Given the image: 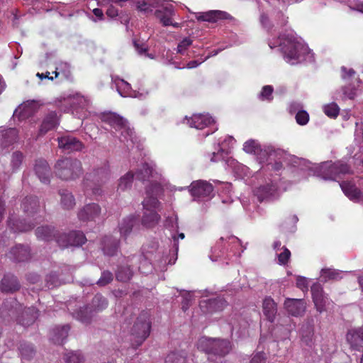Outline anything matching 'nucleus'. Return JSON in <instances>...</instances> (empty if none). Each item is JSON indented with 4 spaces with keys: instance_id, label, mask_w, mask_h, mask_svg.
<instances>
[{
    "instance_id": "f257e3e1",
    "label": "nucleus",
    "mask_w": 363,
    "mask_h": 363,
    "mask_svg": "<svg viewBox=\"0 0 363 363\" xmlns=\"http://www.w3.org/2000/svg\"><path fill=\"white\" fill-rule=\"evenodd\" d=\"M56 175L62 180L71 181L80 177L83 174L82 162L72 157H64L57 161L55 165Z\"/></svg>"
},
{
    "instance_id": "f03ea898",
    "label": "nucleus",
    "mask_w": 363,
    "mask_h": 363,
    "mask_svg": "<svg viewBox=\"0 0 363 363\" xmlns=\"http://www.w3.org/2000/svg\"><path fill=\"white\" fill-rule=\"evenodd\" d=\"M346 174H352V171L346 163L341 161L324 162L317 170L318 176L325 180H336Z\"/></svg>"
},
{
    "instance_id": "7ed1b4c3",
    "label": "nucleus",
    "mask_w": 363,
    "mask_h": 363,
    "mask_svg": "<svg viewBox=\"0 0 363 363\" xmlns=\"http://www.w3.org/2000/svg\"><path fill=\"white\" fill-rule=\"evenodd\" d=\"M150 329L151 322L148 313H142L131 329V340L136 347L141 345L146 340L150 335Z\"/></svg>"
},
{
    "instance_id": "20e7f679",
    "label": "nucleus",
    "mask_w": 363,
    "mask_h": 363,
    "mask_svg": "<svg viewBox=\"0 0 363 363\" xmlns=\"http://www.w3.org/2000/svg\"><path fill=\"white\" fill-rule=\"evenodd\" d=\"M285 60L294 65L306 52L305 46L294 37L288 35L281 43Z\"/></svg>"
},
{
    "instance_id": "39448f33",
    "label": "nucleus",
    "mask_w": 363,
    "mask_h": 363,
    "mask_svg": "<svg viewBox=\"0 0 363 363\" xmlns=\"http://www.w3.org/2000/svg\"><path fill=\"white\" fill-rule=\"evenodd\" d=\"M103 121L116 130L121 131L125 139L129 138L133 142L134 131L129 127L126 119L116 113L110 112L104 113Z\"/></svg>"
},
{
    "instance_id": "423d86ee",
    "label": "nucleus",
    "mask_w": 363,
    "mask_h": 363,
    "mask_svg": "<svg viewBox=\"0 0 363 363\" xmlns=\"http://www.w3.org/2000/svg\"><path fill=\"white\" fill-rule=\"evenodd\" d=\"M243 150L250 154H253L257 156V158L261 162L267 160V157L273 155H278L281 152L280 150H276L271 147L266 149H262L260 144L255 140L250 139L246 141L243 145Z\"/></svg>"
},
{
    "instance_id": "0eeeda50",
    "label": "nucleus",
    "mask_w": 363,
    "mask_h": 363,
    "mask_svg": "<svg viewBox=\"0 0 363 363\" xmlns=\"http://www.w3.org/2000/svg\"><path fill=\"white\" fill-rule=\"evenodd\" d=\"M162 187L157 182H151L146 186V198L143 201V207L147 209L155 208H159L161 206L157 196L162 194Z\"/></svg>"
},
{
    "instance_id": "6e6552de",
    "label": "nucleus",
    "mask_w": 363,
    "mask_h": 363,
    "mask_svg": "<svg viewBox=\"0 0 363 363\" xmlns=\"http://www.w3.org/2000/svg\"><path fill=\"white\" fill-rule=\"evenodd\" d=\"M56 241L60 247L64 248L69 246H82L86 242V238L82 231L72 230L67 234L60 235Z\"/></svg>"
},
{
    "instance_id": "1a4fd4ad",
    "label": "nucleus",
    "mask_w": 363,
    "mask_h": 363,
    "mask_svg": "<svg viewBox=\"0 0 363 363\" xmlns=\"http://www.w3.org/2000/svg\"><path fill=\"white\" fill-rule=\"evenodd\" d=\"M311 291L316 310L319 313H323L326 310V305L329 303L328 295L324 293L323 289L319 283L313 284Z\"/></svg>"
},
{
    "instance_id": "9d476101",
    "label": "nucleus",
    "mask_w": 363,
    "mask_h": 363,
    "mask_svg": "<svg viewBox=\"0 0 363 363\" xmlns=\"http://www.w3.org/2000/svg\"><path fill=\"white\" fill-rule=\"evenodd\" d=\"M213 187L212 184L203 180L194 182L190 186V192L194 199L209 196L213 192Z\"/></svg>"
},
{
    "instance_id": "9b49d317",
    "label": "nucleus",
    "mask_w": 363,
    "mask_h": 363,
    "mask_svg": "<svg viewBox=\"0 0 363 363\" xmlns=\"http://www.w3.org/2000/svg\"><path fill=\"white\" fill-rule=\"evenodd\" d=\"M284 306L288 313L295 317L303 315L306 310V302L303 298H287Z\"/></svg>"
},
{
    "instance_id": "f8f14e48",
    "label": "nucleus",
    "mask_w": 363,
    "mask_h": 363,
    "mask_svg": "<svg viewBox=\"0 0 363 363\" xmlns=\"http://www.w3.org/2000/svg\"><path fill=\"white\" fill-rule=\"evenodd\" d=\"M58 147L65 152L80 151L84 148L83 143L71 135H65L57 138Z\"/></svg>"
},
{
    "instance_id": "ddd939ff",
    "label": "nucleus",
    "mask_w": 363,
    "mask_h": 363,
    "mask_svg": "<svg viewBox=\"0 0 363 363\" xmlns=\"http://www.w3.org/2000/svg\"><path fill=\"white\" fill-rule=\"evenodd\" d=\"M155 14L164 26H172L174 28L179 26L178 23H173L172 21V17L174 15L172 5H163L161 9L156 10Z\"/></svg>"
},
{
    "instance_id": "4468645a",
    "label": "nucleus",
    "mask_w": 363,
    "mask_h": 363,
    "mask_svg": "<svg viewBox=\"0 0 363 363\" xmlns=\"http://www.w3.org/2000/svg\"><path fill=\"white\" fill-rule=\"evenodd\" d=\"M101 208L97 203H89L82 208L78 213V218L82 221L92 220L99 216Z\"/></svg>"
},
{
    "instance_id": "2eb2a0df",
    "label": "nucleus",
    "mask_w": 363,
    "mask_h": 363,
    "mask_svg": "<svg viewBox=\"0 0 363 363\" xmlns=\"http://www.w3.org/2000/svg\"><path fill=\"white\" fill-rule=\"evenodd\" d=\"M18 140V131L10 128L0 130V147L6 148L16 143Z\"/></svg>"
},
{
    "instance_id": "dca6fc26",
    "label": "nucleus",
    "mask_w": 363,
    "mask_h": 363,
    "mask_svg": "<svg viewBox=\"0 0 363 363\" xmlns=\"http://www.w3.org/2000/svg\"><path fill=\"white\" fill-rule=\"evenodd\" d=\"M346 339L352 349L360 350L363 347V329L350 330L347 333Z\"/></svg>"
},
{
    "instance_id": "f3484780",
    "label": "nucleus",
    "mask_w": 363,
    "mask_h": 363,
    "mask_svg": "<svg viewBox=\"0 0 363 363\" xmlns=\"http://www.w3.org/2000/svg\"><path fill=\"white\" fill-rule=\"evenodd\" d=\"M226 305V301L220 297L203 300L200 302V306L204 312L213 313L223 310Z\"/></svg>"
},
{
    "instance_id": "a211bd4d",
    "label": "nucleus",
    "mask_w": 363,
    "mask_h": 363,
    "mask_svg": "<svg viewBox=\"0 0 363 363\" xmlns=\"http://www.w3.org/2000/svg\"><path fill=\"white\" fill-rule=\"evenodd\" d=\"M230 16L222 11L213 10L208 12L199 13L196 16V19L201 21H207L210 23H216L218 20L228 19Z\"/></svg>"
},
{
    "instance_id": "6ab92c4d",
    "label": "nucleus",
    "mask_w": 363,
    "mask_h": 363,
    "mask_svg": "<svg viewBox=\"0 0 363 363\" xmlns=\"http://www.w3.org/2000/svg\"><path fill=\"white\" fill-rule=\"evenodd\" d=\"M109 179V169L106 167H101L94 169L87 175V181L91 183L105 184Z\"/></svg>"
},
{
    "instance_id": "aec40b11",
    "label": "nucleus",
    "mask_w": 363,
    "mask_h": 363,
    "mask_svg": "<svg viewBox=\"0 0 363 363\" xmlns=\"http://www.w3.org/2000/svg\"><path fill=\"white\" fill-rule=\"evenodd\" d=\"M20 289L17 278L13 275H5L0 283V290L4 293H13Z\"/></svg>"
},
{
    "instance_id": "412c9836",
    "label": "nucleus",
    "mask_w": 363,
    "mask_h": 363,
    "mask_svg": "<svg viewBox=\"0 0 363 363\" xmlns=\"http://www.w3.org/2000/svg\"><path fill=\"white\" fill-rule=\"evenodd\" d=\"M35 172L39 179L45 184L50 182V168L45 160H37L35 164Z\"/></svg>"
},
{
    "instance_id": "4be33fe9",
    "label": "nucleus",
    "mask_w": 363,
    "mask_h": 363,
    "mask_svg": "<svg viewBox=\"0 0 363 363\" xmlns=\"http://www.w3.org/2000/svg\"><path fill=\"white\" fill-rule=\"evenodd\" d=\"M59 124V118L55 111H50L44 118L40 128V134L44 135L54 129Z\"/></svg>"
},
{
    "instance_id": "5701e85b",
    "label": "nucleus",
    "mask_w": 363,
    "mask_h": 363,
    "mask_svg": "<svg viewBox=\"0 0 363 363\" xmlns=\"http://www.w3.org/2000/svg\"><path fill=\"white\" fill-rule=\"evenodd\" d=\"M38 317V311L35 307L25 308L18 319L19 324L24 327L32 325Z\"/></svg>"
},
{
    "instance_id": "b1692460",
    "label": "nucleus",
    "mask_w": 363,
    "mask_h": 363,
    "mask_svg": "<svg viewBox=\"0 0 363 363\" xmlns=\"http://www.w3.org/2000/svg\"><path fill=\"white\" fill-rule=\"evenodd\" d=\"M102 245V250L106 255L114 256L118 250L119 241L112 236H106L103 239Z\"/></svg>"
},
{
    "instance_id": "393cba45",
    "label": "nucleus",
    "mask_w": 363,
    "mask_h": 363,
    "mask_svg": "<svg viewBox=\"0 0 363 363\" xmlns=\"http://www.w3.org/2000/svg\"><path fill=\"white\" fill-rule=\"evenodd\" d=\"M213 122L209 115L196 114L188 120L189 125L196 129H203Z\"/></svg>"
},
{
    "instance_id": "a878e982",
    "label": "nucleus",
    "mask_w": 363,
    "mask_h": 363,
    "mask_svg": "<svg viewBox=\"0 0 363 363\" xmlns=\"http://www.w3.org/2000/svg\"><path fill=\"white\" fill-rule=\"evenodd\" d=\"M11 258L16 262L28 261L30 258V250L23 245H16L10 251Z\"/></svg>"
},
{
    "instance_id": "bb28decb",
    "label": "nucleus",
    "mask_w": 363,
    "mask_h": 363,
    "mask_svg": "<svg viewBox=\"0 0 363 363\" xmlns=\"http://www.w3.org/2000/svg\"><path fill=\"white\" fill-rule=\"evenodd\" d=\"M69 325L55 327L51 333V340L55 344L62 345L68 335Z\"/></svg>"
},
{
    "instance_id": "cd10ccee",
    "label": "nucleus",
    "mask_w": 363,
    "mask_h": 363,
    "mask_svg": "<svg viewBox=\"0 0 363 363\" xmlns=\"http://www.w3.org/2000/svg\"><path fill=\"white\" fill-rule=\"evenodd\" d=\"M231 350V343L225 339L217 338L216 344L213 346L211 354L224 357Z\"/></svg>"
},
{
    "instance_id": "c85d7f7f",
    "label": "nucleus",
    "mask_w": 363,
    "mask_h": 363,
    "mask_svg": "<svg viewBox=\"0 0 363 363\" xmlns=\"http://www.w3.org/2000/svg\"><path fill=\"white\" fill-rule=\"evenodd\" d=\"M262 308L263 313L267 319L272 323L275 319L277 312L276 303L272 298L267 297L263 301Z\"/></svg>"
},
{
    "instance_id": "c756f323",
    "label": "nucleus",
    "mask_w": 363,
    "mask_h": 363,
    "mask_svg": "<svg viewBox=\"0 0 363 363\" xmlns=\"http://www.w3.org/2000/svg\"><path fill=\"white\" fill-rule=\"evenodd\" d=\"M145 209L144 215L142 219V224L143 225H155L158 224V222L160 219V216L157 213V211L160 210V207L159 208H151L147 209L143 207Z\"/></svg>"
},
{
    "instance_id": "7c9ffc66",
    "label": "nucleus",
    "mask_w": 363,
    "mask_h": 363,
    "mask_svg": "<svg viewBox=\"0 0 363 363\" xmlns=\"http://www.w3.org/2000/svg\"><path fill=\"white\" fill-rule=\"evenodd\" d=\"M22 208L28 216H33L40 210L38 199L35 196L25 198L22 203Z\"/></svg>"
},
{
    "instance_id": "2f4dec72",
    "label": "nucleus",
    "mask_w": 363,
    "mask_h": 363,
    "mask_svg": "<svg viewBox=\"0 0 363 363\" xmlns=\"http://www.w3.org/2000/svg\"><path fill=\"white\" fill-rule=\"evenodd\" d=\"M340 186L344 194L351 200L357 201L361 196V191L356 186L348 182H342Z\"/></svg>"
},
{
    "instance_id": "473e14b6",
    "label": "nucleus",
    "mask_w": 363,
    "mask_h": 363,
    "mask_svg": "<svg viewBox=\"0 0 363 363\" xmlns=\"http://www.w3.org/2000/svg\"><path fill=\"white\" fill-rule=\"evenodd\" d=\"M216 340L217 338L201 337L198 340L196 347L199 350L204 352L208 354H211Z\"/></svg>"
},
{
    "instance_id": "72a5a7b5",
    "label": "nucleus",
    "mask_w": 363,
    "mask_h": 363,
    "mask_svg": "<svg viewBox=\"0 0 363 363\" xmlns=\"http://www.w3.org/2000/svg\"><path fill=\"white\" fill-rule=\"evenodd\" d=\"M164 0H138L136 1V6L138 10L147 12L152 11L151 8L162 6Z\"/></svg>"
},
{
    "instance_id": "f704fd0d",
    "label": "nucleus",
    "mask_w": 363,
    "mask_h": 363,
    "mask_svg": "<svg viewBox=\"0 0 363 363\" xmlns=\"http://www.w3.org/2000/svg\"><path fill=\"white\" fill-rule=\"evenodd\" d=\"M320 278L323 281H337L342 279L341 272L331 268H323L320 271Z\"/></svg>"
},
{
    "instance_id": "c9c22d12",
    "label": "nucleus",
    "mask_w": 363,
    "mask_h": 363,
    "mask_svg": "<svg viewBox=\"0 0 363 363\" xmlns=\"http://www.w3.org/2000/svg\"><path fill=\"white\" fill-rule=\"evenodd\" d=\"M94 315L95 313L92 312V309L86 306L77 311L74 316L83 323H89Z\"/></svg>"
},
{
    "instance_id": "e433bc0d",
    "label": "nucleus",
    "mask_w": 363,
    "mask_h": 363,
    "mask_svg": "<svg viewBox=\"0 0 363 363\" xmlns=\"http://www.w3.org/2000/svg\"><path fill=\"white\" fill-rule=\"evenodd\" d=\"M107 306V299L101 294H96L93 298L91 306H89L92 309V312H94L96 314V313L105 309Z\"/></svg>"
},
{
    "instance_id": "4c0bfd02",
    "label": "nucleus",
    "mask_w": 363,
    "mask_h": 363,
    "mask_svg": "<svg viewBox=\"0 0 363 363\" xmlns=\"http://www.w3.org/2000/svg\"><path fill=\"white\" fill-rule=\"evenodd\" d=\"M60 204L64 209H70L75 205L74 196L67 190H60Z\"/></svg>"
},
{
    "instance_id": "58836bf2",
    "label": "nucleus",
    "mask_w": 363,
    "mask_h": 363,
    "mask_svg": "<svg viewBox=\"0 0 363 363\" xmlns=\"http://www.w3.org/2000/svg\"><path fill=\"white\" fill-rule=\"evenodd\" d=\"M154 171L152 167L149 164L145 163L140 169H138L135 172L136 179L139 180L149 179L150 177H154Z\"/></svg>"
},
{
    "instance_id": "ea45409f",
    "label": "nucleus",
    "mask_w": 363,
    "mask_h": 363,
    "mask_svg": "<svg viewBox=\"0 0 363 363\" xmlns=\"http://www.w3.org/2000/svg\"><path fill=\"white\" fill-rule=\"evenodd\" d=\"M63 359L65 363H84V359L81 352L70 351L64 354Z\"/></svg>"
},
{
    "instance_id": "a19ab883",
    "label": "nucleus",
    "mask_w": 363,
    "mask_h": 363,
    "mask_svg": "<svg viewBox=\"0 0 363 363\" xmlns=\"http://www.w3.org/2000/svg\"><path fill=\"white\" fill-rule=\"evenodd\" d=\"M133 274V273L132 269L129 267L125 266L120 267L118 269L116 276L117 280L122 282H126L132 278Z\"/></svg>"
},
{
    "instance_id": "79ce46f5",
    "label": "nucleus",
    "mask_w": 363,
    "mask_h": 363,
    "mask_svg": "<svg viewBox=\"0 0 363 363\" xmlns=\"http://www.w3.org/2000/svg\"><path fill=\"white\" fill-rule=\"evenodd\" d=\"M134 174L128 172L119 179L118 190L125 191L130 189L132 186Z\"/></svg>"
},
{
    "instance_id": "37998d69",
    "label": "nucleus",
    "mask_w": 363,
    "mask_h": 363,
    "mask_svg": "<svg viewBox=\"0 0 363 363\" xmlns=\"http://www.w3.org/2000/svg\"><path fill=\"white\" fill-rule=\"evenodd\" d=\"M186 354L184 352H173L165 358L164 363H185Z\"/></svg>"
},
{
    "instance_id": "c03bdc74",
    "label": "nucleus",
    "mask_w": 363,
    "mask_h": 363,
    "mask_svg": "<svg viewBox=\"0 0 363 363\" xmlns=\"http://www.w3.org/2000/svg\"><path fill=\"white\" fill-rule=\"evenodd\" d=\"M271 190V187L268 185L260 186L255 190V196H257L259 201L262 202L272 195Z\"/></svg>"
},
{
    "instance_id": "a18cd8bd",
    "label": "nucleus",
    "mask_w": 363,
    "mask_h": 363,
    "mask_svg": "<svg viewBox=\"0 0 363 363\" xmlns=\"http://www.w3.org/2000/svg\"><path fill=\"white\" fill-rule=\"evenodd\" d=\"M24 158L23 154L20 151L13 152L11 159V167L13 172L19 169Z\"/></svg>"
},
{
    "instance_id": "49530a36",
    "label": "nucleus",
    "mask_w": 363,
    "mask_h": 363,
    "mask_svg": "<svg viewBox=\"0 0 363 363\" xmlns=\"http://www.w3.org/2000/svg\"><path fill=\"white\" fill-rule=\"evenodd\" d=\"M52 228H36L35 235L38 239L48 241L52 239Z\"/></svg>"
},
{
    "instance_id": "de8ad7c7",
    "label": "nucleus",
    "mask_w": 363,
    "mask_h": 363,
    "mask_svg": "<svg viewBox=\"0 0 363 363\" xmlns=\"http://www.w3.org/2000/svg\"><path fill=\"white\" fill-rule=\"evenodd\" d=\"M19 350L22 357L25 359L31 358L35 353L33 347L31 345L26 343L21 344Z\"/></svg>"
},
{
    "instance_id": "09e8293b",
    "label": "nucleus",
    "mask_w": 363,
    "mask_h": 363,
    "mask_svg": "<svg viewBox=\"0 0 363 363\" xmlns=\"http://www.w3.org/2000/svg\"><path fill=\"white\" fill-rule=\"evenodd\" d=\"M70 103L74 108L84 107L86 105V99L82 95L76 94L69 97Z\"/></svg>"
},
{
    "instance_id": "8fccbe9b",
    "label": "nucleus",
    "mask_w": 363,
    "mask_h": 363,
    "mask_svg": "<svg viewBox=\"0 0 363 363\" xmlns=\"http://www.w3.org/2000/svg\"><path fill=\"white\" fill-rule=\"evenodd\" d=\"M339 107L335 103H331L324 106L325 113L330 118L337 117L339 114Z\"/></svg>"
},
{
    "instance_id": "3c124183",
    "label": "nucleus",
    "mask_w": 363,
    "mask_h": 363,
    "mask_svg": "<svg viewBox=\"0 0 363 363\" xmlns=\"http://www.w3.org/2000/svg\"><path fill=\"white\" fill-rule=\"evenodd\" d=\"M57 69L60 70V74H62L66 79H72V72L70 70V65L67 62H60Z\"/></svg>"
},
{
    "instance_id": "603ef678",
    "label": "nucleus",
    "mask_w": 363,
    "mask_h": 363,
    "mask_svg": "<svg viewBox=\"0 0 363 363\" xmlns=\"http://www.w3.org/2000/svg\"><path fill=\"white\" fill-rule=\"evenodd\" d=\"M184 234L183 233H179L178 235H172V239L174 240V250L173 251L174 252V259L173 261H172V259H170L168 261V263H174L175 260L177 259V252L179 250V238H181L183 240L184 238Z\"/></svg>"
},
{
    "instance_id": "864d4df0",
    "label": "nucleus",
    "mask_w": 363,
    "mask_h": 363,
    "mask_svg": "<svg viewBox=\"0 0 363 363\" xmlns=\"http://www.w3.org/2000/svg\"><path fill=\"white\" fill-rule=\"evenodd\" d=\"M123 227H134L140 224L139 216L138 215H130L123 220Z\"/></svg>"
},
{
    "instance_id": "5fc2aeb1",
    "label": "nucleus",
    "mask_w": 363,
    "mask_h": 363,
    "mask_svg": "<svg viewBox=\"0 0 363 363\" xmlns=\"http://www.w3.org/2000/svg\"><path fill=\"white\" fill-rule=\"evenodd\" d=\"M113 280V274L108 271L102 272L100 279L98 280L97 284L99 286H106Z\"/></svg>"
},
{
    "instance_id": "6e6d98bb",
    "label": "nucleus",
    "mask_w": 363,
    "mask_h": 363,
    "mask_svg": "<svg viewBox=\"0 0 363 363\" xmlns=\"http://www.w3.org/2000/svg\"><path fill=\"white\" fill-rule=\"evenodd\" d=\"M273 92V87L269 85L263 86L262 91L259 94V99L262 100L271 101L272 99V94Z\"/></svg>"
},
{
    "instance_id": "4d7b16f0",
    "label": "nucleus",
    "mask_w": 363,
    "mask_h": 363,
    "mask_svg": "<svg viewBox=\"0 0 363 363\" xmlns=\"http://www.w3.org/2000/svg\"><path fill=\"white\" fill-rule=\"evenodd\" d=\"M309 120V115L306 111H299L296 115V121L301 125H306Z\"/></svg>"
},
{
    "instance_id": "13d9d810",
    "label": "nucleus",
    "mask_w": 363,
    "mask_h": 363,
    "mask_svg": "<svg viewBox=\"0 0 363 363\" xmlns=\"http://www.w3.org/2000/svg\"><path fill=\"white\" fill-rule=\"evenodd\" d=\"M282 248L284 249V252L279 254L277 256L279 264L284 265L288 262L291 257V252L286 247H283Z\"/></svg>"
},
{
    "instance_id": "bf43d9fd",
    "label": "nucleus",
    "mask_w": 363,
    "mask_h": 363,
    "mask_svg": "<svg viewBox=\"0 0 363 363\" xmlns=\"http://www.w3.org/2000/svg\"><path fill=\"white\" fill-rule=\"evenodd\" d=\"M60 284L57 276L55 274H50L46 277V285L49 289L57 286Z\"/></svg>"
},
{
    "instance_id": "052dcab7",
    "label": "nucleus",
    "mask_w": 363,
    "mask_h": 363,
    "mask_svg": "<svg viewBox=\"0 0 363 363\" xmlns=\"http://www.w3.org/2000/svg\"><path fill=\"white\" fill-rule=\"evenodd\" d=\"M191 44L192 40L189 38H184L177 46V52L182 54Z\"/></svg>"
},
{
    "instance_id": "680f3d73",
    "label": "nucleus",
    "mask_w": 363,
    "mask_h": 363,
    "mask_svg": "<svg viewBox=\"0 0 363 363\" xmlns=\"http://www.w3.org/2000/svg\"><path fill=\"white\" fill-rule=\"evenodd\" d=\"M103 185L104 184L91 183L88 184V186H89V189L91 190V192L94 195L101 196L104 192L102 189Z\"/></svg>"
},
{
    "instance_id": "e2e57ef3",
    "label": "nucleus",
    "mask_w": 363,
    "mask_h": 363,
    "mask_svg": "<svg viewBox=\"0 0 363 363\" xmlns=\"http://www.w3.org/2000/svg\"><path fill=\"white\" fill-rule=\"evenodd\" d=\"M266 356L263 352L255 354L250 361V363H265Z\"/></svg>"
},
{
    "instance_id": "0e129e2a",
    "label": "nucleus",
    "mask_w": 363,
    "mask_h": 363,
    "mask_svg": "<svg viewBox=\"0 0 363 363\" xmlns=\"http://www.w3.org/2000/svg\"><path fill=\"white\" fill-rule=\"evenodd\" d=\"M224 255V252L219 250V247H215L211 250V254L209 255L212 261H216Z\"/></svg>"
},
{
    "instance_id": "69168bd1",
    "label": "nucleus",
    "mask_w": 363,
    "mask_h": 363,
    "mask_svg": "<svg viewBox=\"0 0 363 363\" xmlns=\"http://www.w3.org/2000/svg\"><path fill=\"white\" fill-rule=\"evenodd\" d=\"M296 286L298 288L303 290L308 288V281L305 277H298L296 279Z\"/></svg>"
},
{
    "instance_id": "338daca9",
    "label": "nucleus",
    "mask_w": 363,
    "mask_h": 363,
    "mask_svg": "<svg viewBox=\"0 0 363 363\" xmlns=\"http://www.w3.org/2000/svg\"><path fill=\"white\" fill-rule=\"evenodd\" d=\"M106 13L108 17L113 18L118 15V10L116 8H115L113 6L111 5L108 8Z\"/></svg>"
},
{
    "instance_id": "774afa93",
    "label": "nucleus",
    "mask_w": 363,
    "mask_h": 363,
    "mask_svg": "<svg viewBox=\"0 0 363 363\" xmlns=\"http://www.w3.org/2000/svg\"><path fill=\"white\" fill-rule=\"evenodd\" d=\"M259 21H260L261 24L264 28H269L270 27V21H269L268 16L266 13H262L260 15Z\"/></svg>"
}]
</instances>
